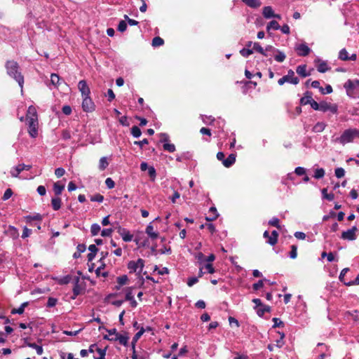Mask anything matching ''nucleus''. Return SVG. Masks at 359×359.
I'll return each instance as SVG.
<instances>
[{"label":"nucleus","instance_id":"nucleus-1","mask_svg":"<svg viewBox=\"0 0 359 359\" xmlns=\"http://www.w3.org/2000/svg\"><path fill=\"white\" fill-rule=\"evenodd\" d=\"M6 68L7 74L13 78L19 84L20 87L22 88L24 84V77L21 72L19 71V65L17 62L14 60L7 61L6 63Z\"/></svg>","mask_w":359,"mask_h":359},{"label":"nucleus","instance_id":"nucleus-2","mask_svg":"<svg viewBox=\"0 0 359 359\" xmlns=\"http://www.w3.org/2000/svg\"><path fill=\"white\" fill-rule=\"evenodd\" d=\"M355 138H359V130L356 128H349L345 130L341 136L337 138V141L344 145L352 142Z\"/></svg>","mask_w":359,"mask_h":359},{"label":"nucleus","instance_id":"nucleus-3","mask_svg":"<svg viewBox=\"0 0 359 359\" xmlns=\"http://www.w3.org/2000/svg\"><path fill=\"white\" fill-rule=\"evenodd\" d=\"M344 88L346 89V94L349 97H353L355 91L359 92V80L348 79L344 84Z\"/></svg>","mask_w":359,"mask_h":359},{"label":"nucleus","instance_id":"nucleus-4","mask_svg":"<svg viewBox=\"0 0 359 359\" xmlns=\"http://www.w3.org/2000/svg\"><path fill=\"white\" fill-rule=\"evenodd\" d=\"M290 83L294 85H297L299 82L298 77L294 76V72L292 69L287 71V74L283 76L278 81V83L280 86H283L285 83Z\"/></svg>","mask_w":359,"mask_h":359},{"label":"nucleus","instance_id":"nucleus-5","mask_svg":"<svg viewBox=\"0 0 359 359\" xmlns=\"http://www.w3.org/2000/svg\"><path fill=\"white\" fill-rule=\"evenodd\" d=\"M144 266V261L141 258H139L136 262L130 261L128 263V269H129L130 273L137 272L139 269L138 273H140L142 271Z\"/></svg>","mask_w":359,"mask_h":359},{"label":"nucleus","instance_id":"nucleus-6","mask_svg":"<svg viewBox=\"0 0 359 359\" xmlns=\"http://www.w3.org/2000/svg\"><path fill=\"white\" fill-rule=\"evenodd\" d=\"M320 111L323 112L330 111L332 114H336L338 112V106L336 104H332L326 101H321Z\"/></svg>","mask_w":359,"mask_h":359},{"label":"nucleus","instance_id":"nucleus-7","mask_svg":"<svg viewBox=\"0 0 359 359\" xmlns=\"http://www.w3.org/2000/svg\"><path fill=\"white\" fill-rule=\"evenodd\" d=\"M82 102V109L86 112H91L95 109V105L90 96L84 97Z\"/></svg>","mask_w":359,"mask_h":359},{"label":"nucleus","instance_id":"nucleus-8","mask_svg":"<svg viewBox=\"0 0 359 359\" xmlns=\"http://www.w3.org/2000/svg\"><path fill=\"white\" fill-rule=\"evenodd\" d=\"M28 133L32 137H36L38 135L37 118L32 117L29 120Z\"/></svg>","mask_w":359,"mask_h":359},{"label":"nucleus","instance_id":"nucleus-9","mask_svg":"<svg viewBox=\"0 0 359 359\" xmlns=\"http://www.w3.org/2000/svg\"><path fill=\"white\" fill-rule=\"evenodd\" d=\"M357 227L353 226L351 229L343 231L341 238L344 240L354 241L356 239L355 231Z\"/></svg>","mask_w":359,"mask_h":359},{"label":"nucleus","instance_id":"nucleus-10","mask_svg":"<svg viewBox=\"0 0 359 359\" xmlns=\"http://www.w3.org/2000/svg\"><path fill=\"white\" fill-rule=\"evenodd\" d=\"M78 88L81 93L82 97L90 96V90L85 80H81L79 82Z\"/></svg>","mask_w":359,"mask_h":359},{"label":"nucleus","instance_id":"nucleus-11","mask_svg":"<svg viewBox=\"0 0 359 359\" xmlns=\"http://www.w3.org/2000/svg\"><path fill=\"white\" fill-rule=\"evenodd\" d=\"M117 232L122 237V239L125 242H130L132 241L133 238V234H131L128 230L121 226L118 227Z\"/></svg>","mask_w":359,"mask_h":359},{"label":"nucleus","instance_id":"nucleus-12","mask_svg":"<svg viewBox=\"0 0 359 359\" xmlns=\"http://www.w3.org/2000/svg\"><path fill=\"white\" fill-rule=\"evenodd\" d=\"M31 165H25L24 163L18 164L17 166H15V168H14V170H12L11 172V175L13 177H18L22 170H29L31 169Z\"/></svg>","mask_w":359,"mask_h":359},{"label":"nucleus","instance_id":"nucleus-13","mask_svg":"<svg viewBox=\"0 0 359 359\" xmlns=\"http://www.w3.org/2000/svg\"><path fill=\"white\" fill-rule=\"evenodd\" d=\"M297 54L300 56H306L311 52V48L306 43H301L295 48Z\"/></svg>","mask_w":359,"mask_h":359},{"label":"nucleus","instance_id":"nucleus-14","mask_svg":"<svg viewBox=\"0 0 359 359\" xmlns=\"http://www.w3.org/2000/svg\"><path fill=\"white\" fill-rule=\"evenodd\" d=\"M128 339H129V337L127 335H123V334H120L118 333V334H116V337H111V341H118L120 344H121L124 346H127L128 345Z\"/></svg>","mask_w":359,"mask_h":359},{"label":"nucleus","instance_id":"nucleus-15","mask_svg":"<svg viewBox=\"0 0 359 359\" xmlns=\"http://www.w3.org/2000/svg\"><path fill=\"white\" fill-rule=\"evenodd\" d=\"M79 277H76L74 279V284L73 287V296L72 298L74 299L78 295L81 294V287L79 285Z\"/></svg>","mask_w":359,"mask_h":359},{"label":"nucleus","instance_id":"nucleus-16","mask_svg":"<svg viewBox=\"0 0 359 359\" xmlns=\"http://www.w3.org/2000/svg\"><path fill=\"white\" fill-rule=\"evenodd\" d=\"M236 156L234 154H229L226 158H224V160H223L222 164L226 168L231 167L236 162Z\"/></svg>","mask_w":359,"mask_h":359},{"label":"nucleus","instance_id":"nucleus-17","mask_svg":"<svg viewBox=\"0 0 359 359\" xmlns=\"http://www.w3.org/2000/svg\"><path fill=\"white\" fill-rule=\"evenodd\" d=\"M313 93L311 91H306L304 93V97L300 99V104L302 105L309 104L313 100Z\"/></svg>","mask_w":359,"mask_h":359},{"label":"nucleus","instance_id":"nucleus-18","mask_svg":"<svg viewBox=\"0 0 359 359\" xmlns=\"http://www.w3.org/2000/svg\"><path fill=\"white\" fill-rule=\"evenodd\" d=\"M219 216L215 207H211L209 210V215L205 217V219L208 222L214 221Z\"/></svg>","mask_w":359,"mask_h":359},{"label":"nucleus","instance_id":"nucleus-19","mask_svg":"<svg viewBox=\"0 0 359 359\" xmlns=\"http://www.w3.org/2000/svg\"><path fill=\"white\" fill-rule=\"evenodd\" d=\"M145 232L151 239H156L158 237V233L154 231V226L151 223L147 225Z\"/></svg>","mask_w":359,"mask_h":359},{"label":"nucleus","instance_id":"nucleus-20","mask_svg":"<svg viewBox=\"0 0 359 359\" xmlns=\"http://www.w3.org/2000/svg\"><path fill=\"white\" fill-rule=\"evenodd\" d=\"M278 238V231L273 230L271 232V234L269 236V237L267 238L266 243H269L270 245H275L277 243Z\"/></svg>","mask_w":359,"mask_h":359},{"label":"nucleus","instance_id":"nucleus-21","mask_svg":"<svg viewBox=\"0 0 359 359\" xmlns=\"http://www.w3.org/2000/svg\"><path fill=\"white\" fill-rule=\"evenodd\" d=\"M296 72L302 77L305 78L310 75V73L306 72V65H299L296 69Z\"/></svg>","mask_w":359,"mask_h":359},{"label":"nucleus","instance_id":"nucleus-22","mask_svg":"<svg viewBox=\"0 0 359 359\" xmlns=\"http://www.w3.org/2000/svg\"><path fill=\"white\" fill-rule=\"evenodd\" d=\"M242 1L248 6L252 8H259L262 5L260 0H242Z\"/></svg>","mask_w":359,"mask_h":359},{"label":"nucleus","instance_id":"nucleus-23","mask_svg":"<svg viewBox=\"0 0 359 359\" xmlns=\"http://www.w3.org/2000/svg\"><path fill=\"white\" fill-rule=\"evenodd\" d=\"M262 15L266 19L273 18L274 16V12L273 8L271 6L264 7Z\"/></svg>","mask_w":359,"mask_h":359},{"label":"nucleus","instance_id":"nucleus-24","mask_svg":"<svg viewBox=\"0 0 359 359\" xmlns=\"http://www.w3.org/2000/svg\"><path fill=\"white\" fill-rule=\"evenodd\" d=\"M29 304V302H25L24 303H22L19 308L18 309H13L11 310V313L12 314H22L25 311V309L28 306Z\"/></svg>","mask_w":359,"mask_h":359},{"label":"nucleus","instance_id":"nucleus-25","mask_svg":"<svg viewBox=\"0 0 359 359\" xmlns=\"http://www.w3.org/2000/svg\"><path fill=\"white\" fill-rule=\"evenodd\" d=\"M62 201L60 198L54 197L51 199V205L54 210H58L61 208Z\"/></svg>","mask_w":359,"mask_h":359},{"label":"nucleus","instance_id":"nucleus-26","mask_svg":"<svg viewBox=\"0 0 359 359\" xmlns=\"http://www.w3.org/2000/svg\"><path fill=\"white\" fill-rule=\"evenodd\" d=\"M286 55L285 54L280 50H276V53H274V59L278 62H283L285 60Z\"/></svg>","mask_w":359,"mask_h":359},{"label":"nucleus","instance_id":"nucleus-27","mask_svg":"<svg viewBox=\"0 0 359 359\" xmlns=\"http://www.w3.org/2000/svg\"><path fill=\"white\" fill-rule=\"evenodd\" d=\"M65 189L64 184H60L59 182H55L53 184V191L56 196H60Z\"/></svg>","mask_w":359,"mask_h":359},{"label":"nucleus","instance_id":"nucleus-28","mask_svg":"<svg viewBox=\"0 0 359 359\" xmlns=\"http://www.w3.org/2000/svg\"><path fill=\"white\" fill-rule=\"evenodd\" d=\"M60 76L56 74H51L50 75V85L53 86L54 87L57 88L60 83Z\"/></svg>","mask_w":359,"mask_h":359},{"label":"nucleus","instance_id":"nucleus-29","mask_svg":"<svg viewBox=\"0 0 359 359\" xmlns=\"http://www.w3.org/2000/svg\"><path fill=\"white\" fill-rule=\"evenodd\" d=\"M325 127H326V124L324 122H318L313 127L312 130L314 133H321L325 130Z\"/></svg>","mask_w":359,"mask_h":359},{"label":"nucleus","instance_id":"nucleus-30","mask_svg":"<svg viewBox=\"0 0 359 359\" xmlns=\"http://www.w3.org/2000/svg\"><path fill=\"white\" fill-rule=\"evenodd\" d=\"M271 311V306L267 305H264L259 307L257 310V313L259 317H262L266 312H270Z\"/></svg>","mask_w":359,"mask_h":359},{"label":"nucleus","instance_id":"nucleus-31","mask_svg":"<svg viewBox=\"0 0 359 359\" xmlns=\"http://www.w3.org/2000/svg\"><path fill=\"white\" fill-rule=\"evenodd\" d=\"M253 50H255L256 52H258L260 54H262V55L264 56H268V53H265V50H264V48H263L261 45L257 43V42H255L253 43Z\"/></svg>","mask_w":359,"mask_h":359},{"label":"nucleus","instance_id":"nucleus-32","mask_svg":"<svg viewBox=\"0 0 359 359\" xmlns=\"http://www.w3.org/2000/svg\"><path fill=\"white\" fill-rule=\"evenodd\" d=\"M280 28L278 22L276 20H271L266 26V30L269 32L270 29L278 30Z\"/></svg>","mask_w":359,"mask_h":359},{"label":"nucleus","instance_id":"nucleus-33","mask_svg":"<svg viewBox=\"0 0 359 359\" xmlns=\"http://www.w3.org/2000/svg\"><path fill=\"white\" fill-rule=\"evenodd\" d=\"M27 346L35 349L38 355H41L43 354V350L42 346H39L35 343H27Z\"/></svg>","mask_w":359,"mask_h":359},{"label":"nucleus","instance_id":"nucleus-34","mask_svg":"<svg viewBox=\"0 0 359 359\" xmlns=\"http://www.w3.org/2000/svg\"><path fill=\"white\" fill-rule=\"evenodd\" d=\"M100 231H101V227L98 224L94 223L91 225L90 233L93 236H97L100 233Z\"/></svg>","mask_w":359,"mask_h":359},{"label":"nucleus","instance_id":"nucleus-35","mask_svg":"<svg viewBox=\"0 0 359 359\" xmlns=\"http://www.w3.org/2000/svg\"><path fill=\"white\" fill-rule=\"evenodd\" d=\"M339 59L343 61L348 60V53L346 48H342L339 53Z\"/></svg>","mask_w":359,"mask_h":359},{"label":"nucleus","instance_id":"nucleus-36","mask_svg":"<svg viewBox=\"0 0 359 359\" xmlns=\"http://www.w3.org/2000/svg\"><path fill=\"white\" fill-rule=\"evenodd\" d=\"M109 165V163L107 161V157H102L99 161V169L100 170H104Z\"/></svg>","mask_w":359,"mask_h":359},{"label":"nucleus","instance_id":"nucleus-37","mask_svg":"<svg viewBox=\"0 0 359 359\" xmlns=\"http://www.w3.org/2000/svg\"><path fill=\"white\" fill-rule=\"evenodd\" d=\"M327 188H323L322 190H321V193L323 194V198H325L327 199V201H332L334 200V195L333 194H327Z\"/></svg>","mask_w":359,"mask_h":359},{"label":"nucleus","instance_id":"nucleus-38","mask_svg":"<svg viewBox=\"0 0 359 359\" xmlns=\"http://www.w3.org/2000/svg\"><path fill=\"white\" fill-rule=\"evenodd\" d=\"M317 69L320 73H325L330 69L326 62H321L317 67Z\"/></svg>","mask_w":359,"mask_h":359},{"label":"nucleus","instance_id":"nucleus-39","mask_svg":"<svg viewBox=\"0 0 359 359\" xmlns=\"http://www.w3.org/2000/svg\"><path fill=\"white\" fill-rule=\"evenodd\" d=\"M131 134L134 137L138 138L141 136L142 132L138 126H134L131 128Z\"/></svg>","mask_w":359,"mask_h":359},{"label":"nucleus","instance_id":"nucleus-40","mask_svg":"<svg viewBox=\"0 0 359 359\" xmlns=\"http://www.w3.org/2000/svg\"><path fill=\"white\" fill-rule=\"evenodd\" d=\"M144 333V328L143 327H141L140 330L133 337V340H132V344H136L137 341L139 340V339L142 336V334Z\"/></svg>","mask_w":359,"mask_h":359},{"label":"nucleus","instance_id":"nucleus-41","mask_svg":"<svg viewBox=\"0 0 359 359\" xmlns=\"http://www.w3.org/2000/svg\"><path fill=\"white\" fill-rule=\"evenodd\" d=\"M325 174V172L323 168H317L314 171L313 177L316 179H321L324 177Z\"/></svg>","mask_w":359,"mask_h":359},{"label":"nucleus","instance_id":"nucleus-42","mask_svg":"<svg viewBox=\"0 0 359 359\" xmlns=\"http://www.w3.org/2000/svg\"><path fill=\"white\" fill-rule=\"evenodd\" d=\"M164 43V41L160 36H156L152 39V46L154 47L162 46Z\"/></svg>","mask_w":359,"mask_h":359},{"label":"nucleus","instance_id":"nucleus-43","mask_svg":"<svg viewBox=\"0 0 359 359\" xmlns=\"http://www.w3.org/2000/svg\"><path fill=\"white\" fill-rule=\"evenodd\" d=\"M133 299H134V296L133 294V287H127L126 289L125 299L126 301H128V300H133Z\"/></svg>","mask_w":359,"mask_h":359},{"label":"nucleus","instance_id":"nucleus-44","mask_svg":"<svg viewBox=\"0 0 359 359\" xmlns=\"http://www.w3.org/2000/svg\"><path fill=\"white\" fill-rule=\"evenodd\" d=\"M163 149L168 152H174L175 151V146L174 144H171L169 142L165 143L163 145Z\"/></svg>","mask_w":359,"mask_h":359},{"label":"nucleus","instance_id":"nucleus-45","mask_svg":"<svg viewBox=\"0 0 359 359\" xmlns=\"http://www.w3.org/2000/svg\"><path fill=\"white\" fill-rule=\"evenodd\" d=\"M128 280V276L126 275H123L117 277L116 281L120 286L124 285L127 283Z\"/></svg>","mask_w":359,"mask_h":359},{"label":"nucleus","instance_id":"nucleus-46","mask_svg":"<svg viewBox=\"0 0 359 359\" xmlns=\"http://www.w3.org/2000/svg\"><path fill=\"white\" fill-rule=\"evenodd\" d=\"M26 219L27 222H31V221H34V220L41 221L42 215L39 213L35 214L34 215H28L26 217Z\"/></svg>","mask_w":359,"mask_h":359},{"label":"nucleus","instance_id":"nucleus-47","mask_svg":"<svg viewBox=\"0 0 359 359\" xmlns=\"http://www.w3.org/2000/svg\"><path fill=\"white\" fill-rule=\"evenodd\" d=\"M241 55L244 57H248L253 53V50L250 48H243L240 50Z\"/></svg>","mask_w":359,"mask_h":359},{"label":"nucleus","instance_id":"nucleus-48","mask_svg":"<svg viewBox=\"0 0 359 359\" xmlns=\"http://www.w3.org/2000/svg\"><path fill=\"white\" fill-rule=\"evenodd\" d=\"M148 175H149L151 180L154 182L156 177V171L153 166H151L148 168Z\"/></svg>","mask_w":359,"mask_h":359},{"label":"nucleus","instance_id":"nucleus-49","mask_svg":"<svg viewBox=\"0 0 359 359\" xmlns=\"http://www.w3.org/2000/svg\"><path fill=\"white\" fill-rule=\"evenodd\" d=\"M264 281H269L266 278H264L262 280H259L257 283H254L252 285V288L254 290H258L259 288L262 287L264 286Z\"/></svg>","mask_w":359,"mask_h":359},{"label":"nucleus","instance_id":"nucleus-50","mask_svg":"<svg viewBox=\"0 0 359 359\" xmlns=\"http://www.w3.org/2000/svg\"><path fill=\"white\" fill-rule=\"evenodd\" d=\"M127 29V24L125 20H121L118 25L117 30L120 32H123Z\"/></svg>","mask_w":359,"mask_h":359},{"label":"nucleus","instance_id":"nucleus-51","mask_svg":"<svg viewBox=\"0 0 359 359\" xmlns=\"http://www.w3.org/2000/svg\"><path fill=\"white\" fill-rule=\"evenodd\" d=\"M90 201L102 203L104 201V196L100 194H96L90 197Z\"/></svg>","mask_w":359,"mask_h":359},{"label":"nucleus","instance_id":"nucleus-52","mask_svg":"<svg viewBox=\"0 0 359 359\" xmlns=\"http://www.w3.org/2000/svg\"><path fill=\"white\" fill-rule=\"evenodd\" d=\"M289 256L291 259H295L297 256V247L295 245H291V251Z\"/></svg>","mask_w":359,"mask_h":359},{"label":"nucleus","instance_id":"nucleus-53","mask_svg":"<svg viewBox=\"0 0 359 359\" xmlns=\"http://www.w3.org/2000/svg\"><path fill=\"white\" fill-rule=\"evenodd\" d=\"M57 302V299L54 298V297H48V302L46 304V306L48 308L53 307L56 305Z\"/></svg>","mask_w":359,"mask_h":359},{"label":"nucleus","instance_id":"nucleus-54","mask_svg":"<svg viewBox=\"0 0 359 359\" xmlns=\"http://www.w3.org/2000/svg\"><path fill=\"white\" fill-rule=\"evenodd\" d=\"M269 224L273 226H275L278 229L280 228L279 224V219L277 217H273L269 221Z\"/></svg>","mask_w":359,"mask_h":359},{"label":"nucleus","instance_id":"nucleus-55","mask_svg":"<svg viewBox=\"0 0 359 359\" xmlns=\"http://www.w3.org/2000/svg\"><path fill=\"white\" fill-rule=\"evenodd\" d=\"M334 172H335V176L337 178H341L345 175L344 169L342 168H336Z\"/></svg>","mask_w":359,"mask_h":359},{"label":"nucleus","instance_id":"nucleus-56","mask_svg":"<svg viewBox=\"0 0 359 359\" xmlns=\"http://www.w3.org/2000/svg\"><path fill=\"white\" fill-rule=\"evenodd\" d=\"M320 91L322 94H330L332 92V88L330 85H327L325 88H320Z\"/></svg>","mask_w":359,"mask_h":359},{"label":"nucleus","instance_id":"nucleus-57","mask_svg":"<svg viewBox=\"0 0 359 359\" xmlns=\"http://www.w3.org/2000/svg\"><path fill=\"white\" fill-rule=\"evenodd\" d=\"M105 184L108 189H111L114 187L115 182L111 177H108L105 180Z\"/></svg>","mask_w":359,"mask_h":359},{"label":"nucleus","instance_id":"nucleus-58","mask_svg":"<svg viewBox=\"0 0 359 359\" xmlns=\"http://www.w3.org/2000/svg\"><path fill=\"white\" fill-rule=\"evenodd\" d=\"M159 135L161 137L160 142L165 144L169 142V135L167 133H162Z\"/></svg>","mask_w":359,"mask_h":359},{"label":"nucleus","instance_id":"nucleus-59","mask_svg":"<svg viewBox=\"0 0 359 359\" xmlns=\"http://www.w3.org/2000/svg\"><path fill=\"white\" fill-rule=\"evenodd\" d=\"M195 258L198 260L199 264H202L205 262V257L202 252H198L195 255Z\"/></svg>","mask_w":359,"mask_h":359},{"label":"nucleus","instance_id":"nucleus-60","mask_svg":"<svg viewBox=\"0 0 359 359\" xmlns=\"http://www.w3.org/2000/svg\"><path fill=\"white\" fill-rule=\"evenodd\" d=\"M13 195V191L11 189H7L4 194V196L2 197V199L4 201H6L8 200V198H10L11 197V196Z\"/></svg>","mask_w":359,"mask_h":359},{"label":"nucleus","instance_id":"nucleus-61","mask_svg":"<svg viewBox=\"0 0 359 359\" xmlns=\"http://www.w3.org/2000/svg\"><path fill=\"white\" fill-rule=\"evenodd\" d=\"M294 172L296 175H299V176H302V175H305L306 173V169L303 167H297L294 170Z\"/></svg>","mask_w":359,"mask_h":359},{"label":"nucleus","instance_id":"nucleus-62","mask_svg":"<svg viewBox=\"0 0 359 359\" xmlns=\"http://www.w3.org/2000/svg\"><path fill=\"white\" fill-rule=\"evenodd\" d=\"M344 285H346L347 286L359 285V273L358 274V276H356V278H355L354 280L349 281V282H344Z\"/></svg>","mask_w":359,"mask_h":359},{"label":"nucleus","instance_id":"nucleus-63","mask_svg":"<svg viewBox=\"0 0 359 359\" xmlns=\"http://www.w3.org/2000/svg\"><path fill=\"white\" fill-rule=\"evenodd\" d=\"M198 277H191V278H188L187 283L189 287H191L194 284L198 283Z\"/></svg>","mask_w":359,"mask_h":359},{"label":"nucleus","instance_id":"nucleus-64","mask_svg":"<svg viewBox=\"0 0 359 359\" xmlns=\"http://www.w3.org/2000/svg\"><path fill=\"white\" fill-rule=\"evenodd\" d=\"M65 173V170L63 168H57L55 169V175L57 177H62Z\"/></svg>","mask_w":359,"mask_h":359}]
</instances>
